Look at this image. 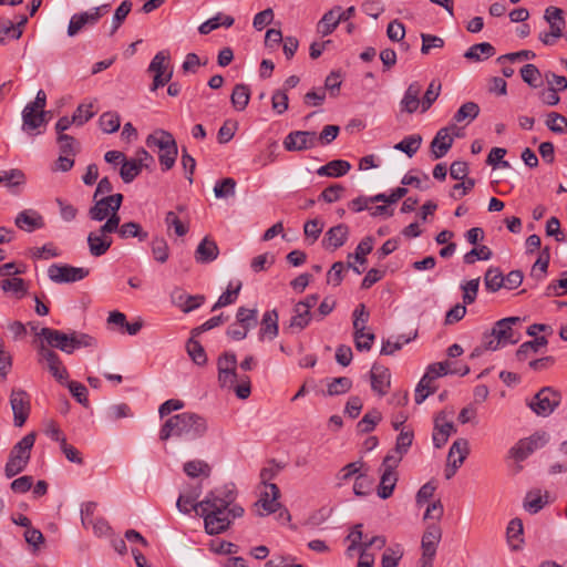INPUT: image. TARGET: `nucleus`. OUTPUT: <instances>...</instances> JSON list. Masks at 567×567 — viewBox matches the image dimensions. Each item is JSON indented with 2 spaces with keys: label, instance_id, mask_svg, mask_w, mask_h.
I'll return each instance as SVG.
<instances>
[{
  "label": "nucleus",
  "instance_id": "2eb2a0df",
  "mask_svg": "<svg viewBox=\"0 0 567 567\" xmlns=\"http://www.w3.org/2000/svg\"><path fill=\"white\" fill-rule=\"evenodd\" d=\"M468 453V441L466 439H457L453 442L447 454V465L444 471L446 480H451L456 474V471L463 464Z\"/></svg>",
  "mask_w": 567,
  "mask_h": 567
},
{
  "label": "nucleus",
  "instance_id": "f8f14e48",
  "mask_svg": "<svg viewBox=\"0 0 567 567\" xmlns=\"http://www.w3.org/2000/svg\"><path fill=\"white\" fill-rule=\"evenodd\" d=\"M442 537V529L439 525H429L422 536L421 547L422 557L420 559L421 567H432L433 559L436 554L437 545Z\"/></svg>",
  "mask_w": 567,
  "mask_h": 567
},
{
  "label": "nucleus",
  "instance_id": "a19ab883",
  "mask_svg": "<svg viewBox=\"0 0 567 567\" xmlns=\"http://www.w3.org/2000/svg\"><path fill=\"white\" fill-rule=\"evenodd\" d=\"M442 89V84L437 80H432L426 89V91L423 94L422 101V110L421 113H425L431 109L433 103L437 100L440 96Z\"/></svg>",
  "mask_w": 567,
  "mask_h": 567
},
{
  "label": "nucleus",
  "instance_id": "a878e982",
  "mask_svg": "<svg viewBox=\"0 0 567 567\" xmlns=\"http://www.w3.org/2000/svg\"><path fill=\"white\" fill-rule=\"evenodd\" d=\"M219 254L218 246L215 240L205 237L196 248L195 259L199 264H208L214 261Z\"/></svg>",
  "mask_w": 567,
  "mask_h": 567
},
{
  "label": "nucleus",
  "instance_id": "864d4df0",
  "mask_svg": "<svg viewBox=\"0 0 567 567\" xmlns=\"http://www.w3.org/2000/svg\"><path fill=\"white\" fill-rule=\"evenodd\" d=\"M381 413L373 409L364 414V416L358 422L357 429L361 433H370L374 430L377 424L381 421Z\"/></svg>",
  "mask_w": 567,
  "mask_h": 567
},
{
  "label": "nucleus",
  "instance_id": "e433bc0d",
  "mask_svg": "<svg viewBox=\"0 0 567 567\" xmlns=\"http://www.w3.org/2000/svg\"><path fill=\"white\" fill-rule=\"evenodd\" d=\"M250 100V89L246 84H236L230 95L233 106L237 111H244Z\"/></svg>",
  "mask_w": 567,
  "mask_h": 567
},
{
  "label": "nucleus",
  "instance_id": "8fccbe9b",
  "mask_svg": "<svg viewBox=\"0 0 567 567\" xmlns=\"http://www.w3.org/2000/svg\"><path fill=\"white\" fill-rule=\"evenodd\" d=\"M520 76L530 87H539L542 85V73L535 64H525L520 69Z\"/></svg>",
  "mask_w": 567,
  "mask_h": 567
},
{
  "label": "nucleus",
  "instance_id": "c85d7f7f",
  "mask_svg": "<svg viewBox=\"0 0 567 567\" xmlns=\"http://www.w3.org/2000/svg\"><path fill=\"white\" fill-rule=\"evenodd\" d=\"M45 111L25 106L22 111L23 131L31 132L40 127L45 122Z\"/></svg>",
  "mask_w": 567,
  "mask_h": 567
},
{
  "label": "nucleus",
  "instance_id": "6e6d98bb",
  "mask_svg": "<svg viewBox=\"0 0 567 567\" xmlns=\"http://www.w3.org/2000/svg\"><path fill=\"white\" fill-rule=\"evenodd\" d=\"M141 172L142 168L133 158H125L120 169V176L125 184H130L141 174Z\"/></svg>",
  "mask_w": 567,
  "mask_h": 567
},
{
  "label": "nucleus",
  "instance_id": "c03bdc74",
  "mask_svg": "<svg viewBox=\"0 0 567 567\" xmlns=\"http://www.w3.org/2000/svg\"><path fill=\"white\" fill-rule=\"evenodd\" d=\"M422 143V137L419 134H413L404 137L401 142L395 144L394 148L405 153L409 157H412Z\"/></svg>",
  "mask_w": 567,
  "mask_h": 567
},
{
  "label": "nucleus",
  "instance_id": "0eeeda50",
  "mask_svg": "<svg viewBox=\"0 0 567 567\" xmlns=\"http://www.w3.org/2000/svg\"><path fill=\"white\" fill-rule=\"evenodd\" d=\"M147 72L153 73V82L150 87L152 92L167 84L173 76L171 55L168 51H159L152 59Z\"/></svg>",
  "mask_w": 567,
  "mask_h": 567
},
{
  "label": "nucleus",
  "instance_id": "5fc2aeb1",
  "mask_svg": "<svg viewBox=\"0 0 567 567\" xmlns=\"http://www.w3.org/2000/svg\"><path fill=\"white\" fill-rule=\"evenodd\" d=\"M152 255L157 262L164 264L169 258V247L162 237H155L151 243Z\"/></svg>",
  "mask_w": 567,
  "mask_h": 567
},
{
  "label": "nucleus",
  "instance_id": "37998d69",
  "mask_svg": "<svg viewBox=\"0 0 567 567\" xmlns=\"http://www.w3.org/2000/svg\"><path fill=\"white\" fill-rule=\"evenodd\" d=\"M210 466L202 460H193L184 464V472L189 477H198L200 475L208 477L210 475Z\"/></svg>",
  "mask_w": 567,
  "mask_h": 567
},
{
  "label": "nucleus",
  "instance_id": "7c9ffc66",
  "mask_svg": "<svg viewBox=\"0 0 567 567\" xmlns=\"http://www.w3.org/2000/svg\"><path fill=\"white\" fill-rule=\"evenodd\" d=\"M311 310L298 302L293 307V316L289 322V329L301 331L307 328L312 319Z\"/></svg>",
  "mask_w": 567,
  "mask_h": 567
},
{
  "label": "nucleus",
  "instance_id": "4d7b16f0",
  "mask_svg": "<svg viewBox=\"0 0 567 567\" xmlns=\"http://www.w3.org/2000/svg\"><path fill=\"white\" fill-rule=\"evenodd\" d=\"M99 123L104 133L111 134L120 128L121 118L116 112H105L100 116Z\"/></svg>",
  "mask_w": 567,
  "mask_h": 567
},
{
  "label": "nucleus",
  "instance_id": "6e6552de",
  "mask_svg": "<svg viewBox=\"0 0 567 567\" xmlns=\"http://www.w3.org/2000/svg\"><path fill=\"white\" fill-rule=\"evenodd\" d=\"M401 462V456H395L394 454H386L382 462V474L380 478V484L378 486V495L382 499L389 498L398 482V474L395 468Z\"/></svg>",
  "mask_w": 567,
  "mask_h": 567
},
{
  "label": "nucleus",
  "instance_id": "680f3d73",
  "mask_svg": "<svg viewBox=\"0 0 567 567\" xmlns=\"http://www.w3.org/2000/svg\"><path fill=\"white\" fill-rule=\"evenodd\" d=\"M546 125L553 133H557V134L567 133V118L559 113H556V112L549 113L547 115Z\"/></svg>",
  "mask_w": 567,
  "mask_h": 567
},
{
  "label": "nucleus",
  "instance_id": "bb28decb",
  "mask_svg": "<svg viewBox=\"0 0 567 567\" xmlns=\"http://www.w3.org/2000/svg\"><path fill=\"white\" fill-rule=\"evenodd\" d=\"M278 312L277 310H268L264 313L261 320V328L259 331V338L275 339L278 336Z\"/></svg>",
  "mask_w": 567,
  "mask_h": 567
},
{
  "label": "nucleus",
  "instance_id": "58836bf2",
  "mask_svg": "<svg viewBox=\"0 0 567 567\" xmlns=\"http://www.w3.org/2000/svg\"><path fill=\"white\" fill-rule=\"evenodd\" d=\"M485 288L491 292H496L504 287V276L499 268L491 267L484 276Z\"/></svg>",
  "mask_w": 567,
  "mask_h": 567
},
{
  "label": "nucleus",
  "instance_id": "b1692460",
  "mask_svg": "<svg viewBox=\"0 0 567 567\" xmlns=\"http://www.w3.org/2000/svg\"><path fill=\"white\" fill-rule=\"evenodd\" d=\"M349 228L344 224L331 227L322 239V246L326 249L336 250L343 246L348 239Z\"/></svg>",
  "mask_w": 567,
  "mask_h": 567
},
{
  "label": "nucleus",
  "instance_id": "393cba45",
  "mask_svg": "<svg viewBox=\"0 0 567 567\" xmlns=\"http://www.w3.org/2000/svg\"><path fill=\"white\" fill-rule=\"evenodd\" d=\"M391 383V374L388 368L374 364L371 369V388L379 395L388 393Z\"/></svg>",
  "mask_w": 567,
  "mask_h": 567
},
{
  "label": "nucleus",
  "instance_id": "4be33fe9",
  "mask_svg": "<svg viewBox=\"0 0 567 567\" xmlns=\"http://www.w3.org/2000/svg\"><path fill=\"white\" fill-rule=\"evenodd\" d=\"M237 493L234 484L225 485L209 492L205 497V505L214 502L221 507H231L235 504Z\"/></svg>",
  "mask_w": 567,
  "mask_h": 567
},
{
  "label": "nucleus",
  "instance_id": "c756f323",
  "mask_svg": "<svg viewBox=\"0 0 567 567\" xmlns=\"http://www.w3.org/2000/svg\"><path fill=\"white\" fill-rule=\"evenodd\" d=\"M548 344L546 337H536L534 340L526 341L519 346L516 351V358L519 361H525L530 355H534Z\"/></svg>",
  "mask_w": 567,
  "mask_h": 567
},
{
  "label": "nucleus",
  "instance_id": "7ed1b4c3",
  "mask_svg": "<svg viewBox=\"0 0 567 567\" xmlns=\"http://www.w3.org/2000/svg\"><path fill=\"white\" fill-rule=\"evenodd\" d=\"M523 322L520 317H507L495 322L489 332L482 337V347L485 350L496 351L508 344L517 343L522 333L518 329Z\"/></svg>",
  "mask_w": 567,
  "mask_h": 567
},
{
  "label": "nucleus",
  "instance_id": "ddd939ff",
  "mask_svg": "<svg viewBox=\"0 0 567 567\" xmlns=\"http://www.w3.org/2000/svg\"><path fill=\"white\" fill-rule=\"evenodd\" d=\"M90 270L83 267L53 264L48 269L49 278L56 284H69L86 278Z\"/></svg>",
  "mask_w": 567,
  "mask_h": 567
},
{
  "label": "nucleus",
  "instance_id": "052dcab7",
  "mask_svg": "<svg viewBox=\"0 0 567 567\" xmlns=\"http://www.w3.org/2000/svg\"><path fill=\"white\" fill-rule=\"evenodd\" d=\"M369 312L363 303H360L353 311V330L355 334L364 332L369 321Z\"/></svg>",
  "mask_w": 567,
  "mask_h": 567
},
{
  "label": "nucleus",
  "instance_id": "774afa93",
  "mask_svg": "<svg viewBox=\"0 0 567 567\" xmlns=\"http://www.w3.org/2000/svg\"><path fill=\"white\" fill-rule=\"evenodd\" d=\"M545 504L546 502L543 501L539 492H529L525 497L524 508L530 514H536L545 506Z\"/></svg>",
  "mask_w": 567,
  "mask_h": 567
},
{
  "label": "nucleus",
  "instance_id": "dca6fc26",
  "mask_svg": "<svg viewBox=\"0 0 567 567\" xmlns=\"http://www.w3.org/2000/svg\"><path fill=\"white\" fill-rule=\"evenodd\" d=\"M318 145V135L313 131H293L284 140V146L288 152H301Z\"/></svg>",
  "mask_w": 567,
  "mask_h": 567
},
{
  "label": "nucleus",
  "instance_id": "a18cd8bd",
  "mask_svg": "<svg viewBox=\"0 0 567 567\" xmlns=\"http://www.w3.org/2000/svg\"><path fill=\"white\" fill-rule=\"evenodd\" d=\"M186 350L194 363L197 365L206 364L207 355L205 349L197 340H195V337L192 336V338L187 341Z\"/></svg>",
  "mask_w": 567,
  "mask_h": 567
},
{
  "label": "nucleus",
  "instance_id": "338daca9",
  "mask_svg": "<svg viewBox=\"0 0 567 567\" xmlns=\"http://www.w3.org/2000/svg\"><path fill=\"white\" fill-rule=\"evenodd\" d=\"M492 250L487 246L475 247L464 255V262L473 265L476 260H489Z\"/></svg>",
  "mask_w": 567,
  "mask_h": 567
},
{
  "label": "nucleus",
  "instance_id": "6ab92c4d",
  "mask_svg": "<svg viewBox=\"0 0 567 567\" xmlns=\"http://www.w3.org/2000/svg\"><path fill=\"white\" fill-rule=\"evenodd\" d=\"M265 492L261 493L260 498L255 504L257 507H261L262 512L258 511L259 516L269 515L276 513L281 504L278 502L280 496L279 487L276 484H267Z\"/></svg>",
  "mask_w": 567,
  "mask_h": 567
},
{
  "label": "nucleus",
  "instance_id": "39448f33",
  "mask_svg": "<svg viewBox=\"0 0 567 567\" xmlns=\"http://www.w3.org/2000/svg\"><path fill=\"white\" fill-rule=\"evenodd\" d=\"M147 146L158 147V161L163 171L173 168L178 155V148L173 135L164 130L156 131L146 140Z\"/></svg>",
  "mask_w": 567,
  "mask_h": 567
},
{
  "label": "nucleus",
  "instance_id": "3c124183",
  "mask_svg": "<svg viewBox=\"0 0 567 567\" xmlns=\"http://www.w3.org/2000/svg\"><path fill=\"white\" fill-rule=\"evenodd\" d=\"M0 179L9 189H13L25 183V175L21 169L12 168L10 171L2 172L0 174Z\"/></svg>",
  "mask_w": 567,
  "mask_h": 567
},
{
  "label": "nucleus",
  "instance_id": "f03ea898",
  "mask_svg": "<svg viewBox=\"0 0 567 567\" xmlns=\"http://www.w3.org/2000/svg\"><path fill=\"white\" fill-rule=\"evenodd\" d=\"M199 515L204 518L205 532L208 535H219L226 532L231 520L241 517L245 513L240 505H233L231 507H221L212 502L205 505V498L198 503Z\"/></svg>",
  "mask_w": 567,
  "mask_h": 567
},
{
  "label": "nucleus",
  "instance_id": "9b49d317",
  "mask_svg": "<svg viewBox=\"0 0 567 567\" xmlns=\"http://www.w3.org/2000/svg\"><path fill=\"white\" fill-rule=\"evenodd\" d=\"M109 4L92 8L89 11L75 13L71 17L68 25V35L75 37L85 27L95 25L102 16L107 11Z\"/></svg>",
  "mask_w": 567,
  "mask_h": 567
},
{
  "label": "nucleus",
  "instance_id": "2f4dec72",
  "mask_svg": "<svg viewBox=\"0 0 567 567\" xmlns=\"http://www.w3.org/2000/svg\"><path fill=\"white\" fill-rule=\"evenodd\" d=\"M351 169V164L344 159H333L317 169L319 176L341 177Z\"/></svg>",
  "mask_w": 567,
  "mask_h": 567
},
{
  "label": "nucleus",
  "instance_id": "72a5a7b5",
  "mask_svg": "<svg viewBox=\"0 0 567 567\" xmlns=\"http://www.w3.org/2000/svg\"><path fill=\"white\" fill-rule=\"evenodd\" d=\"M117 234L122 239L137 238L140 241H145L148 238L147 231L143 230L142 226L136 221L118 224Z\"/></svg>",
  "mask_w": 567,
  "mask_h": 567
},
{
  "label": "nucleus",
  "instance_id": "473e14b6",
  "mask_svg": "<svg viewBox=\"0 0 567 567\" xmlns=\"http://www.w3.org/2000/svg\"><path fill=\"white\" fill-rule=\"evenodd\" d=\"M455 432L456 429L452 422L440 423V419H436L432 435L434 446L436 449H441L442 446H444L450 435Z\"/></svg>",
  "mask_w": 567,
  "mask_h": 567
},
{
  "label": "nucleus",
  "instance_id": "de8ad7c7",
  "mask_svg": "<svg viewBox=\"0 0 567 567\" xmlns=\"http://www.w3.org/2000/svg\"><path fill=\"white\" fill-rule=\"evenodd\" d=\"M372 249L373 238L368 236L359 243L353 254L348 255V259L354 258L358 264L364 265L367 262V255H369Z\"/></svg>",
  "mask_w": 567,
  "mask_h": 567
},
{
  "label": "nucleus",
  "instance_id": "13d9d810",
  "mask_svg": "<svg viewBox=\"0 0 567 567\" xmlns=\"http://www.w3.org/2000/svg\"><path fill=\"white\" fill-rule=\"evenodd\" d=\"M22 30L14 27V23L9 19H0V43H3L8 38L20 39Z\"/></svg>",
  "mask_w": 567,
  "mask_h": 567
},
{
  "label": "nucleus",
  "instance_id": "69168bd1",
  "mask_svg": "<svg viewBox=\"0 0 567 567\" xmlns=\"http://www.w3.org/2000/svg\"><path fill=\"white\" fill-rule=\"evenodd\" d=\"M236 187V181L231 177H227L217 182L214 187V194L218 198H226L234 196Z\"/></svg>",
  "mask_w": 567,
  "mask_h": 567
},
{
  "label": "nucleus",
  "instance_id": "f704fd0d",
  "mask_svg": "<svg viewBox=\"0 0 567 567\" xmlns=\"http://www.w3.org/2000/svg\"><path fill=\"white\" fill-rule=\"evenodd\" d=\"M495 48L488 42L473 44L465 53L464 58L473 61H482L495 54Z\"/></svg>",
  "mask_w": 567,
  "mask_h": 567
},
{
  "label": "nucleus",
  "instance_id": "f257e3e1",
  "mask_svg": "<svg viewBox=\"0 0 567 567\" xmlns=\"http://www.w3.org/2000/svg\"><path fill=\"white\" fill-rule=\"evenodd\" d=\"M208 430L207 420L194 412H183L168 417L159 430V440L182 437L195 441L203 437Z\"/></svg>",
  "mask_w": 567,
  "mask_h": 567
},
{
  "label": "nucleus",
  "instance_id": "0e129e2a",
  "mask_svg": "<svg viewBox=\"0 0 567 567\" xmlns=\"http://www.w3.org/2000/svg\"><path fill=\"white\" fill-rule=\"evenodd\" d=\"M549 265V254L548 248L538 257V259L533 265L530 276L536 280H543L546 276L547 269Z\"/></svg>",
  "mask_w": 567,
  "mask_h": 567
},
{
  "label": "nucleus",
  "instance_id": "aec40b11",
  "mask_svg": "<svg viewBox=\"0 0 567 567\" xmlns=\"http://www.w3.org/2000/svg\"><path fill=\"white\" fill-rule=\"evenodd\" d=\"M421 93L422 85L420 82L414 81L410 83L400 101V111L402 113L413 114L419 109L422 110Z\"/></svg>",
  "mask_w": 567,
  "mask_h": 567
},
{
  "label": "nucleus",
  "instance_id": "ea45409f",
  "mask_svg": "<svg viewBox=\"0 0 567 567\" xmlns=\"http://www.w3.org/2000/svg\"><path fill=\"white\" fill-rule=\"evenodd\" d=\"M480 114V106L475 102H466L460 106L453 116L456 123L467 121L468 123L474 121Z\"/></svg>",
  "mask_w": 567,
  "mask_h": 567
},
{
  "label": "nucleus",
  "instance_id": "4c0bfd02",
  "mask_svg": "<svg viewBox=\"0 0 567 567\" xmlns=\"http://www.w3.org/2000/svg\"><path fill=\"white\" fill-rule=\"evenodd\" d=\"M337 11H340V7H336L326 12L319 21L318 32L321 33L322 37L331 34L340 23L339 19H337Z\"/></svg>",
  "mask_w": 567,
  "mask_h": 567
},
{
  "label": "nucleus",
  "instance_id": "c9c22d12",
  "mask_svg": "<svg viewBox=\"0 0 567 567\" xmlns=\"http://www.w3.org/2000/svg\"><path fill=\"white\" fill-rule=\"evenodd\" d=\"M235 20L233 17L230 16H225L223 13H217L215 17L206 20L205 22H203L199 28H198V31L200 34H208L210 33L212 31L218 29L220 25H224L226 28H229L234 24Z\"/></svg>",
  "mask_w": 567,
  "mask_h": 567
},
{
  "label": "nucleus",
  "instance_id": "603ef678",
  "mask_svg": "<svg viewBox=\"0 0 567 567\" xmlns=\"http://www.w3.org/2000/svg\"><path fill=\"white\" fill-rule=\"evenodd\" d=\"M352 388L351 379L347 377L334 378L327 384V393L330 396L344 394Z\"/></svg>",
  "mask_w": 567,
  "mask_h": 567
},
{
  "label": "nucleus",
  "instance_id": "09e8293b",
  "mask_svg": "<svg viewBox=\"0 0 567 567\" xmlns=\"http://www.w3.org/2000/svg\"><path fill=\"white\" fill-rule=\"evenodd\" d=\"M413 439H414L413 431L402 430L396 437L394 451L390 452L389 454H394L395 456H401V458H402L403 455L406 454L409 449L411 447V445L413 443Z\"/></svg>",
  "mask_w": 567,
  "mask_h": 567
},
{
  "label": "nucleus",
  "instance_id": "5701e85b",
  "mask_svg": "<svg viewBox=\"0 0 567 567\" xmlns=\"http://www.w3.org/2000/svg\"><path fill=\"white\" fill-rule=\"evenodd\" d=\"M454 138L450 134L449 127H443L437 131L436 135L431 142V154L434 159H440L446 155L453 145Z\"/></svg>",
  "mask_w": 567,
  "mask_h": 567
},
{
  "label": "nucleus",
  "instance_id": "79ce46f5",
  "mask_svg": "<svg viewBox=\"0 0 567 567\" xmlns=\"http://www.w3.org/2000/svg\"><path fill=\"white\" fill-rule=\"evenodd\" d=\"M198 496H199V491H197V489H194L189 494H181L176 502V506H177L178 511L184 514H188V513H190V511L194 509L199 515L198 503H195V501L197 499Z\"/></svg>",
  "mask_w": 567,
  "mask_h": 567
},
{
  "label": "nucleus",
  "instance_id": "f3484780",
  "mask_svg": "<svg viewBox=\"0 0 567 567\" xmlns=\"http://www.w3.org/2000/svg\"><path fill=\"white\" fill-rule=\"evenodd\" d=\"M14 425L21 427L30 413V396L22 389H13L10 394Z\"/></svg>",
  "mask_w": 567,
  "mask_h": 567
},
{
  "label": "nucleus",
  "instance_id": "423d86ee",
  "mask_svg": "<svg viewBox=\"0 0 567 567\" xmlns=\"http://www.w3.org/2000/svg\"><path fill=\"white\" fill-rule=\"evenodd\" d=\"M561 393L551 386L542 388L527 403L528 408L539 416L550 415L560 404Z\"/></svg>",
  "mask_w": 567,
  "mask_h": 567
},
{
  "label": "nucleus",
  "instance_id": "9d476101",
  "mask_svg": "<svg viewBox=\"0 0 567 567\" xmlns=\"http://www.w3.org/2000/svg\"><path fill=\"white\" fill-rule=\"evenodd\" d=\"M548 442V434L544 431L533 433L530 436L520 439L511 450L509 455L516 462L526 460L536 450L545 446Z\"/></svg>",
  "mask_w": 567,
  "mask_h": 567
},
{
  "label": "nucleus",
  "instance_id": "cd10ccee",
  "mask_svg": "<svg viewBox=\"0 0 567 567\" xmlns=\"http://www.w3.org/2000/svg\"><path fill=\"white\" fill-rule=\"evenodd\" d=\"M113 240L111 237H103L96 231H91L87 236L89 251L93 257H101L111 248Z\"/></svg>",
  "mask_w": 567,
  "mask_h": 567
},
{
  "label": "nucleus",
  "instance_id": "4468645a",
  "mask_svg": "<svg viewBox=\"0 0 567 567\" xmlns=\"http://www.w3.org/2000/svg\"><path fill=\"white\" fill-rule=\"evenodd\" d=\"M218 382L221 388H233L237 382V357L234 352H224L217 360Z\"/></svg>",
  "mask_w": 567,
  "mask_h": 567
},
{
  "label": "nucleus",
  "instance_id": "49530a36",
  "mask_svg": "<svg viewBox=\"0 0 567 567\" xmlns=\"http://www.w3.org/2000/svg\"><path fill=\"white\" fill-rule=\"evenodd\" d=\"M1 289L4 292L13 293L18 299H21L27 293L25 281L22 278H11L1 281Z\"/></svg>",
  "mask_w": 567,
  "mask_h": 567
},
{
  "label": "nucleus",
  "instance_id": "412c9836",
  "mask_svg": "<svg viewBox=\"0 0 567 567\" xmlns=\"http://www.w3.org/2000/svg\"><path fill=\"white\" fill-rule=\"evenodd\" d=\"M14 225L21 230L32 233L43 228L45 224L40 213L34 209H24L17 215Z\"/></svg>",
  "mask_w": 567,
  "mask_h": 567
},
{
  "label": "nucleus",
  "instance_id": "1a4fd4ad",
  "mask_svg": "<svg viewBox=\"0 0 567 567\" xmlns=\"http://www.w3.org/2000/svg\"><path fill=\"white\" fill-rule=\"evenodd\" d=\"M123 198V195L117 193L93 199L94 205L89 209V217L92 220L102 221L110 218L112 214L118 215Z\"/></svg>",
  "mask_w": 567,
  "mask_h": 567
},
{
  "label": "nucleus",
  "instance_id": "bf43d9fd",
  "mask_svg": "<svg viewBox=\"0 0 567 567\" xmlns=\"http://www.w3.org/2000/svg\"><path fill=\"white\" fill-rule=\"evenodd\" d=\"M132 10V2L130 0H124L122 3L116 8L113 20H112V29H111V35H113L117 29L121 27L122 22L126 19L127 14Z\"/></svg>",
  "mask_w": 567,
  "mask_h": 567
},
{
  "label": "nucleus",
  "instance_id": "e2e57ef3",
  "mask_svg": "<svg viewBox=\"0 0 567 567\" xmlns=\"http://www.w3.org/2000/svg\"><path fill=\"white\" fill-rule=\"evenodd\" d=\"M236 322L250 330L257 324V310L240 307L236 313Z\"/></svg>",
  "mask_w": 567,
  "mask_h": 567
},
{
  "label": "nucleus",
  "instance_id": "a211bd4d",
  "mask_svg": "<svg viewBox=\"0 0 567 567\" xmlns=\"http://www.w3.org/2000/svg\"><path fill=\"white\" fill-rule=\"evenodd\" d=\"M40 336H42L50 347L56 348L65 353H72L74 351L72 332L64 333L60 330L51 328H42Z\"/></svg>",
  "mask_w": 567,
  "mask_h": 567
},
{
  "label": "nucleus",
  "instance_id": "20e7f679",
  "mask_svg": "<svg viewBox=\"0 0 567 567\" xmlns=\"http://www.w3.org/2000/svg\"><path fill=\"white\" fill-rule=\"evenodd\" d=\"M35 433L24 435L11 450L4 466V474L11 478L27 467L31 457V451L35 442Z\"/></svg>",
  "mask_w": 567,
  "mask_h": 567
}]
</instances>
